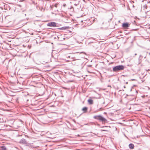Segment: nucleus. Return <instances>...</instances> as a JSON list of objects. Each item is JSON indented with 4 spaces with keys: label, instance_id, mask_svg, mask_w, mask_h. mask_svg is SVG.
I'll list each match as a JSON object with an SVG mask.
<instances>
[{
    "label": "nucleus",
    "instance_id": "obj_1",
    "mask_svg": "<svg viewBox=\"0 0 150 150\" xmlns=\"http://www.w3.org/2000/svg\"><path fill=\"white\" fill-rule=\"evenodd\" d=\"M93 118L99 120V121L102 122H105L107 121V120L104 117H103L100 115H96L94 116L93 117Z\"/></svg>",
    "mask_w": 150,
    "mask_h": 150
},
{
    "label": "nucleus",
    "instance_id": "obj_2",
    "mask_svg": "<svg viewBox=\"0 0 150 150\" xmlns=\"http://www.w3.org/2000/svg\"><path fill=\"white\" fill-rule=\"evenodd\" d=\"M124 68V67L122 65H119L114 67L113 68V71L114 72H117L123 70Z\"/></svg>",
    "mask_w": 150,
    "mask_h": 150
},
{
    "label": "nucleus",
    "instance_id": "obj_3",
    "mask_svg": "<svg viewBox=\"0 0 150 150\" xmlns=\"http://www.w3.org/2000/svg\"><path fill=\"white\" fill-rule=\"evenodd\" d=\"M19 143L22 144H24L26 146H28L29 144L24 139H22L20 141Z\"/></svg>",
    "mask_w": 150,
    "mask_h": 150
},
{
    "label": "nucleus",
    "instance_id": "obj_4",
    "mask_svg": "<svg viewBox=\"0 0 150 150\" xmlns=\"http://www.w3.org/2000/svg\"><path fill=\"white\" fill-rule=\"evenodd\" d=\"M56 23L54 22H51L47 24L48 26L50 27H56Z\"/></svg>",
    "mask_w": 150,
    "mask_h": 150
},
{
    "label": "nucleus",
    "instance_id": "obj_5",
    "mask_svg": "<svg viewBox=\"0 0 150 150\" xmlns=\"http://www.w3.org/2000/svg\"><path fill=\"white\" fill-rule=\"evenodd\" d=\"M129 24L127 23H124L122 25V26L123 28H127L129 27Z\"/></svg>",
    "mask_w": 150,
    "mask_h": 150
},
{
    "label": "nucleus",
    "instance_id": "obj_6",
    "mask_svg": "<svg viewBox=\"0 0 150 150\" xmlns=\"http://www.w3.org/2000/svg\"><path fill=\"white\" fill-rule=\"evenodd\" d=\"M0 150H7L6 147L4 146H0Z\"/></svg>",
    "mask_w": 150,
    "mask_h": 150
},
{
    "label": "nucleus",
    "instance_id": "obj_7",
    "mask_svg": "<svg viewBox=\"0 0 150 150\" xmlns=\"http://www.w3.org/2000/svg\"><path fill=\"white\" fill-rule=\"evenodd\" d=\"M129 146L130 149H132L134 148V145L132 144H130L129 145Z\"/></svg>",
    "mask_w": 150,
    "mask_h": 150
},
{
    "label": "nucleus",
    "instance_id": "obj_8",
    "mask_svg": "<svg viewBox=\"0 0 150 150\" xmlns=\"http://www.w3.org/2000/svg\"><path fill=\"white\" fill-rule=\"evenodd\" d=\"M87 110L88 108L86 107H84L82 109V110L83 111V112L84 113L86 112L87 111Z\"/></svg>",
    "mask_w": 150,
    "mask_h": 150
},
{
    "label": "nucleus",
    "instance_id": "obj_9",
    "mask_svg": "<svg viewBox=\"0 0 150 150\" xmlns=\"http://www.w3.org/2000/svg\"><path fill=\"white\" fill-rule=\"evenodd\" d=\"M88 103L90 104H92L93 103V102L92 100L91 99H89L88 100Z\"/></svg>",
    "mask_w": 150,
    "mask_h": 150
},
{
    "label": "nucleus",
    "instance_id": "obj_10",
    "mask_svg": "<svg viewBox=\"0 0 150 150\" xmlns=\"http://www.w3.org/2000/svg\"><path fill=\"white\" fill-rule=\"evenodd\" d=\"M66 27H63L61 28H59V29H61V30H65L66 29Z\"/></svg>",
    "mask_w": 150,
    "mask_h": 150
},
{
    "label": "nucleus",
    "instance_id": "obj_11",
    "mask_svg": "<svg viewBox=\"0 0 150 150\" xmlns=\"http://www.w3.org/2000/svg\"><path fill=\"white\" fill-rule=\"evenodd\" d=\"M100 130L102 131H108L107 130H105L104 129H101Z\"/></svg>",
    "mask_w": 150,
    "mask_h": 150
},
{
    "label": "nucleus",
    "instance_id": "obj_12",
    "mask_svg": "<svg viewBox=\"0 0 150 150\" xmlns=\"http://www.w3.org/2000/svg\"><path fill=\"white\" fill-rule=\"evenodd\" d=\"M81 53H83V54H86V53H85V52H81L80 53V54H81Z\"/></svg>",
    "mask_w": 150,
    "mask_h": 150
},
{
    "label": "nucleus",
    "instance_id": "obj_13",
    "mask_svg": "<svg viewBox=\"0 0 150 150\" xmlns=\"http://www.w3.org/2000/svg\"><path fill=\"white\" fill-rule=\"evenodd\" d=\"M108 87H111V86H110V85H108Z\"/></svg>",
    "mask_w": 150,
    "mask_h": 150
},
{
    "label": "nucleus",
    "instance_id": "obj_14",
    "mask_svg": "<svg viewBox=\"0 0 150 150\" xmlns=\"http://www.w3.org/2000/svg\"><path fill=\"white\" fill-rule=\"evenodd\" d=\"M65 5H65V4H64V5H63V6H65Z\"/></svg>",
    "mask_w": 150,
    "mask_h": 150
},
{
    "label": "nucleus",
    "instance_id": "obj_15",
    "mask_svg": "<svg viewBox=\"0 0 150 150\" xmlns=\"http://www.w3.org/2000/svg\"><path fill=\"white\" fill-rule=\"evenodd\" d=\"M57 4H55V6L56 7H57Z\"/></svg>",
    "mask_w": 150,
    "mask_h": 150
},
{
    "label": "nucleus",
    "instance_id": "obj_16",
    "mask_svg": "<svg viewBox=\"0 0 150 150\" xmlns=\"http://www.w3.org/2000/svg\"><path fill=\"white\" fill-rule=\"evenodd\" d=\"M124 88H126V87H125V86H124Z\"/></svg>",
    "mask_w": 150,
    "mask_h": 150
},
{
    "label": "nucleus",
    "instance_id": "obj_17",
    "mask_svg": "<svg viewBox=\"0 0 150 150\" xmlns=\"http://www.w3.org/2000/svg\"><path fill=\"white\" fill-rule=\"evenodd\" d=\"M107 126H105V127H107Z\"/></svg>",
    "mask_w": 150,
    "mask_h": 150
},
{
    "label": "nucleus",
    "instance_id": "obj_18",
    "mask_svg": "<svg viewBox=\"0 0 150 150\" xmlns=\"http://www.w3.org/2000/svg\"><path fill=\"white\" fill-rule=\"evenodd\" d=\"M74 122H76V121L75 120H74Z\"/></svg>",
    "mask_w": 150,
    "mask_h": 150
},
{
    "label": "nucleus",
    "instance_id": "obj_19",
    "mask_svg": "<svg viewBox=\"0 0 150 150\" xmlns=\"http://www.w3.org/2000/svg\"><path fill=\"white\" fill-rule=\"evenodd\" d=\"M132 81H134L135 80H134V79H132Z\"/></svg>",
    "mask_w": 150,
    "mask_h": 150
},
{
    "label": "nucleus",
    "instance_id": "obj_20",
    "mask_svg": "<svg viewBox=\"0 0 150 150\" xmlns=\"http://www.w3.org/2000/svg\"><path fill=\"white\" fill-rule=\"evenodd\" d=\"M146 56H145V57H144V58H146Z\"/></svg>",
    "mask_w": 150,
    "mask_h": 150
},
{
    "label": "nucleus",
    "instance_id": "obj_21",
    "mask_svg": "<svg viewBox=\"0 0 150 150\" xmlns=\"http://www.w3.org/2000/svg\"><path fill=\"white\" fill-rule=\"evenodd\" d=\"M135 55H137V54H135Z\"/></svg>",
    "mask_w": 150,
    "mask_h": 150
},
{
    "label": "nucleus",
    "instance_id": "obj_22",
    "mask_svg": "<svg viewBox=\"0 0 150 150\" xmlns=\"http://www.w3.org/2000/svg\"><path fill=\"white\" fill-rule=\"evenodd\" d=\"M149 55H150V53H149Z\"/></svg>",
    "mask_w": 150,
    "mask_h": 150
},
{
    "label": "nucleus",
    "instance_id": "obj_23",
    "mask_svg": "<svg viewBox=\"0 0 150 150\" xmlns=\"http://www.w3.org/2000/svg\"><path fill=\"white\" fill-rule=\"evenodd\" d=\"M101 108H100L99 110H100Z\"/></svg>",
    "mask_w": 150,
    "mask_h": 150
},
{
    "label": "nucleus",
    "instance_id": "obj_24",
    "mask_svg": "<svg viewBox=\"0 0 150 150\" xmlns=\"http://www.w3.org/2000/svg\"><path fill=\"white\" fill-rule=\"evenodd\" d=\"M127 84L128 83V82H127L126 83Z\"/></svg>",
    "mask_w": 150,
    "mask_h": 150
}]
</instances>
